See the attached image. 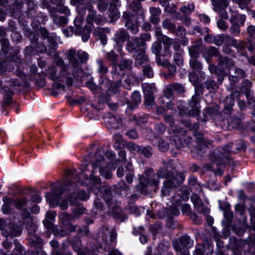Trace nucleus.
<instances>
[{"mask_svg": "<svg viewBox=\"0 0 255 255\" xmlns=\"http://www.w3.org/2000/svg\"><path fill=\"white\" fill-rule=\"evenodd\" d=\"M56 66H51L47 70L48 77L55 82L53 84L54 88L64 89V85L58 83L57 81L64 82L71 86L72 85V79L70 77L69 66L66 65L63 60L59 57H55L53 60Z\"/></svg>", "mask_w": 255, "mask_h": 255, "instance_id": "nucleus-1", "label": "nucleus"}, {"mask_svg": "<svg viewBox=\"0 0 255 255\" xmlns=\"http://www.w3.org/2000/svg\"><path fill=\"white\" fill-rule=\"evenodd\" d=\"M239 146L235 143H231L225 146L219 147L217 153L211 155V158L213 162L212 163V171L215 174H222L223 165L229 161L231 154L235 152V151L232 150L231 148L240 150L245 147V144L243 141H239Z\"/></svg>", "mask_w": 255, "mask_h": 255, "instance_id": "nucleus-2", "label": "nucleus"}, {"mask_svg": "<svg viewBox=\"0 0 255 255\" xmlns=\"http://www.w3.org/2000/svg\"><path fill=\"white\" fill-rule=\"evenodd\" d=\"M77 57L80 59L81 63H84L88 60L89 55L82 50H79L77 52L73 49H70L67 52V58L71 66L72 74L74 77L78 76L82 72V69Z\"/></svg>", "mask_w": 255, "mask_h": 255, "instance_id": "nucleus-3", "label": "nucleus"}, {"mask_svg": "<svg viewBox=\"0 0 255 255\" xmlns=\"http://www.w3.org/2000/svg\"><path fill=\"white\" fill-rule=\"evenodd\" d=\"M104 153L102 149H99L94 155L92 161L93 173L95 172V170L99 167L101 175L107 179H110L111 178L112 174L111 171L107 169V163L105 162V159L103 157Z\"/></svg>", "mask_w": 255, "mask_h": 255, "instance_id": "nucleus-4", "label": "nucleus"}, {"mask_svg": "<svg viewBox=\"0 0 255 255\" xmlns=\"http://www.w3.org/2000/svg\"><path fill=\"white\" fill-rule=\"evenodd\" d=\"M5 224V221L0 219V229L2 230V235L6 237V241L2 242V245L5 249H7L10 247L11 245L10 242H8V238H13V237L20 236L22 229L18 226L12 224L4 227Z\"/></svg>", "mask_w": 255, "mask_h": 255, "instance_id": "nucleus-5", "label": "nucleus"}, {"mask_svg": "<svg viewBox=\"0 0 255 255\" xmlns=\"http://www.w3.org/2000/svg\"><path fill=\"white\" fill-rule=\"evenodd\" d=\"M166 175L168 178L164 181L161 189L162 194L164 196H168L171 190L176 187V184L178 182H183L184 179V176L181 173L178 175L180 178L179 180L176 178L172 177L171 179L170 175L167 174L166 170H161L158 173V176L160 177H165Z\"/></svg>", "mask_w": 255, "mask_h": 255, "instance_id": "nucleus-6", "label": "nucleus"}, {"mask_svg": "<svg viewBox=\"0 0 255 255\" xmlns=\"http://www.w3.org/2000/svg\"><path fill=\"white\" fill-rule=\"evenodd\" d=\"M190 238L187 236L181 237L173 242V246L176 251L180 252V255H189V251L186 249L190 247Z\"/></svg>", "mask_w": 255, "mask_h": 255, "instance_id": "nucleus-7", "label": "nucleus"}, {"mask_svg": "<svg viewBox=\"0 0 255 255\" xmlns=\"http://www.w3.org/2000/svg\"><path fill=\"white\" fill-rule=\"evenodd\" d=\"M189 199L188 194L186 193L181 195L180 193H175L172 197V204L169 210L172 216H178L180 214L177 206L179 205L182 201H186Z\"/></svg>", "mask_w": 255, "mask_h": 255, "instance_id": "nucleus-8", "label": "nucleus"}, {"mask_svg": "<svg viewBox=\"0 0 255 255\" xmlns=\"http://www.w3.org/2000/svg\"><path fill=\"white\" fill-rule=\"evenodd\" d=\"M46 197L51 207L59 206L62 209H66L68 206V202L65 199H60L59 196L55 195L54 191L51 193H46Z\"/></svg>", "mask_w": 255, "mask_h": 255, "instance_id": "nucleus-9", "label": "nucleus"}, {"mask_svg": "<svg viewBox=\"0 0 255 255\" xmlns=\"http://www.w3.org/2000/svg\"><path fill=\"white\" fill-rule=\"evenodd\" d=\"M102 238L106 245H110L116 240L117 237L116 231L114 229L110 230L106 226L102 227L101 230Z\"/></svg>", "mask_w": 255, "mask_h": 255, "instance_id": "nucleus-10", "label": "nucleus"}, {"mask_svg": "<svg viewBox=\"0 0 255 255\" xmlns=\"http://www.w3.org/2000/svg\"><path fill=\"white\" fill-rule=\"evenodd\" d=\"M105 123L108 128L117 129L119 128L122 119L117 117L111 113H107L104 116Z\"/></svg>", "mask_w": 255, "mask_h": 255, "instance_id": "nucleus-11", "label": "nucleus"}, {"mask_svg": "<svg viewBox=\"0 0 255 255\" xmlns=\"http://www.w3.org/2000/svg\"><path fill=\"white\" fill-rule=\"evenodd\" d=\"M164 122L169 125L168 131L170 134L182 133L184 130L179 128L175 123L173 117L171 115H166L164 116Z\"/></svg>", "mask_w": 255, "mask_h": 255, "instance_id": "nucleus-12", "label": "nucleus"}, {"mask_svg": "<svg viewBox=\"0 0 255 255\" xmlns=\"http://www.w3.org/2000/svg\"><path fill=\"white\" fill-rule=\"evenodd\" d=\"M123 17L125 19V26L130 29L133 34H136L139 31L138 27L136 24L132 22L134 19L133 15L128 12H124Z\"/></svg>", "mask_w": 255, "mask_h": 255, "instance_id": "nucleus-13", "label": "nucleus"}, {"mask_svg": "<svg viewBox=\"0 0 255 255\" xmlns=\"http://www.w3.org/2000/svg\"><path fill=\"white\" fill-rule=\"evenodd\" d=\"M95 22L97 24H103L105 20L100 15H97L92 12L91 13H89L87 18V24L86 25V28L88 30H91L93 27V22Z\"/></svg>", "mask_w": 255, "mask_h": 255, "instance_id": "nucleus-14", "label": "nucleus"}, {"mask_svg": "<svg viewBox=\"0 0 255 255\" xmlns=\"http://www.w3.org/2000/svg\"><path fill=\"white\" fill-rule=\"evenodd\" d=\"M100 85L102 89L116 94L118 91L121 82L113 84L108 79H104L100 82Z\"/></svg>", "mask_w": 255, "mask_h": 255, "instance_id": "nucleus-15", "label": "nucleus"}, {"mask_svg": "<svg viewBox=\"0 0 255 255\" xmlns=\"http://www.w3.org/2000/svg\"><path fill=\"white\" fill-rule=\"evenodd\" d=\"M134 57L135 58L134 65L137 67L143 66L148 62V58L145 55L144 51L142 49L136 51V53L134 55Z\"/></svg>", "mask_w": 255, "mask_h": 255, "instance_id": "nucleus-16", "label": "nucleus"}, {"mask_svg": "<svg viewBox=\"0 0 255 255\" xmlns=\"http://www.w3.org/2000/svg\"><path fill=\"white\" fill-rule=\"evenodd\" d=\"M142 46V41L138 39V37H132L130 40H129L127 44V49L130 53L135 52L136 53L137 51H139L141 48L137 50L138 48Z\"/></svg>", "mask_w": 255, "mask_h": 255, "instance_id": "nucleus-17", "label": "nucleus"}, {"mask_svg": "<svg viewBox=\"0 0 255 255\" xmlns=\"http://www.w3.org/2000/svg\"><path fill=\"white\" fill-rule=\"evenodd\" d=\"M110 33V29L106 27H97L94 32V34L96 36H98L103 45L107 43V34Z\"/></svg>", "mask_w": 255, "mask_h": 255, "instance_id": "nucleus-18", "label": "nucleus"}, {"mask_svg": "<svg viewBox=\"0 0 255 255\" xmlns=\"http://www.w3.org/2000/svg\"><path fill=\"white\" fill-rule=\"evenodd\" d=\"M145 176H147L146 179L144 181H141L143 184L144 186H156L158 184L159 181L155 179L154 178H151L152 175H154V171L153 169H150L145 171Z\"/></svg>", "mask_w": 255, "mask_h": 255, "instance_id": "nucleus-19", "label": "nucleus"}, {"mask_svg": "<svg viewBox=\"0 0 255 255\" xmlns=\"http://www.w3.org/2000/svg\"><path fill=\"white\" fill-rule=\"evenodd\" d=\"M127 37V33L124 31L121 30L117 32L114 39L116 43L118 44L120 47H121L123 45L124 42L126 41ZM121 50L122 49L121 47H119L117 49L119 52H120Z\"/></svg>", "mask_w": 255, "mask_h": 255, "instance_id": "nucleus-20", "label": "nucleus"}, {"mask_svg": "<svg viewBox=\"0 0 255 255\" xmlns=\"http://www.w3.org/2000/svg\"><path fill=\"white\" fill-rule=\"evenodd\" d=\"M2 201L4 202L1 208L3 213L4 214H10L12 207L14 206L13 205V199L7 197H3Z\"/></svg>", "mask_w": 255, "mask_h": 255, "instance_id": "nucleus-21", "label": "nucleus"}, {"mask_svg": "<svg viewBox=\"0 0 255 255\" xmlns=\"http://www.w3.org/2000/svg\"><path fill=\"white\" fill-rule=\"evenodd\" d=\"M207 249L208 250L207 253V254L208 253H212L213 251V247L209 243H206V245H198L196 247L194 255H203L206 253Z\"/></svg>", "mask_w": 255, "mask_h": 255, "instance_id": "nucleus-22", "label": "nucleus"}, {"mask_svg": "<svg viewBox=\"0 0 255 255\" xmlns=\"http://www.w3.org/2000/svg\"><path fill=\"white\" fill-rule=\"evenodd\" d=\"M194 135L195 136H197V138L199 140V141L201 142L196 149L197 152L200 155L202 156L206 151L207 145L206 143H205V141L203 138L202 134L199 133L197 135V133H195Z\"/></svg>", "mask_w": 255, "mask_h": 255, "instance_id": "nucleus-23", "label": "nucleus"}, {"mask_svg": "<svg viewBox=\"0 0 255 255\" xmlns=\"http://www.w3.org/2000/svg\"><path fill=\"white\" fill-rule=\"evenodd\" d=\"M230 40L232 41V44H236L237 41L231 37L229 35H218L215 36L214 43L217 46H221L222 45L225 40Z\"/></svg>", "mask_w": 255, "mask_h": 255, "instance_id": "nucleus-24", "label": "nucleus"}, {"mask_svg": "<svg viewBox=\"0 0 255 255\" xmlns=\"http://www.w3.org/2000/svg\"><path fill=\"white\" fill-rule=\"evenodd\" d=\"M149 11L151 14L150 21L153 23H157L160 21L159 15L161 10L159 7H150Z\"/></svg>", "mask_w": 255, "mask_h": 255, "instance_id": "nucleus-25", "label": "nucleus"}, {"mask_svg": "<svg viewBox=\"0 0 255 255\" xmlns=\"http://www.w3.org/2000/svg\"><path fill=\"white\" fill-rule=\"evenodd\" d=\"M56 216V213L54 211H48L46 214V218L43 221V224L45 227L51 229L53 226V222Z\"/></svg>", "mask_w": 255, "mask_h": 255, "instance_id": "nucleus-26", "label": "nucleus"}, {"mask_svg": "<svg viewBox=\"0 0 255 255\" xmlns=\"http://www.w3.org/2000/svg\"><path fill=\"white\" fill-rule=\"evenodd\" d=\"M224 104V112L227 114H230L232 111V108L234 105V100L233 94L230 96H228L225 99Z\"/></svg>", "mask_w": 255, "mask_h": 255, "instance_id": "nucleus-27", "label": "nucleus"}, {"mask_svg": "<svg viewBox=\"0 0 255 255\" xmlns=\"http://www.w3.org/2000/svg\"><path fill=\"white\" fill-rule=\"evenodd\" d=\"M192 50H193V49H192V48H191V47H190L189 49V53L192 57L190 61V66L192 69H193L194 70H200L202 68V64L200 62L197 61L195 58L197 56V55H196L197 54L193 53L192 52Z\"/></svg>", "mask_w": 255, "mask_h": 255, "instance_id": "nucleus-28", "label": "nucleus"}, {"mask_svg": "<svg viewBox=\"0 0 255 255\" xmlns=\"http://www.w3.org/2000/svg\"><path fill=\"white\" fill-rule=\"evenodd\" d=\"M144 95H154L156 89L154 84L143 83L141 85Z\"/></svg>", "mask_w": 255, "mask_h": 255, "instance_id": "nucleus-29", "label": "nucleus"}, {"mask_svg": "<svg viewBox=\"0 0 255 255\" xmlns=\"http://www.w3.org/2000/svg\"><path fill=\"white\" fill-rule=\"evenodd\" d=\"M246 20V15L238 14L236 15H232L230 21L232 23L238 24L239 25H243Z\"/></svg>", "mask_w": 255, "mask_h": 255, "instance_id": "nucleus-30", "label": "nucleus"}, {"mask_svg": "<svg viewBox=\"0 0 255 255\" xmlns=\"http://www.w3.org/2000/svg\"><path fill=\"white\" fill-rule=\"evenodd\" d=\"M130 145H133L135 148H137V151L145 157H148L152 154V149L150 146L147 147H139L132 143H129Z\"/></svg>", "mask_w": 255, "mask_h": 255, "instance_id": "nucleus-31", "label": "nucleus"}, {"mask_svg": "<svg viewBox=\"0 0 255 255\" xmlns=\"http://www.w3.org/2000/svg\"><path fill=\"white\" fill-rule=\"evenodd\" d=\"M132 100L134 103V105H129L128 107V109L129 111H132L136 105L139 104L141 102V96L139 92L134 91L132 95Z\"/></svg>", "mask_w": 255, "mask_h": 255, "instance_id": "nucleus-32", "label": "nucleus"}, {"mask_svg": "<svg viewBox=\"0 0 255 255\" xmlns=\"http://www.w3.org/2000/svg\"><path fill=\"white\" fill-rule=\"evenodd\" d=\"M83 17L81 15H79L75 18L74 23L76 26L75 33L76 34H81L82 30V26L83 23Z\"/></svg>", "mask_w": 255, "mask_h": 255, "instance_id": "nucleus-33", "label": "nucleus"}, {"mask_svg": "<svg viewBox=\"0 0 255 255\" xmlns=\"http://www.w3.org/2000/svg\"><path fill=\"white\" fill-rule=\"evenodd\" d=\"M184 132L185 131L184 130V132H182V133L173 134L174 135L172 136L171 137V141L173 142L176 148L177 149H180L183 146V141L181 138L179 136V135H183Z\"/></svg>", "mask_w": 255, "mask_h": 255, "instance_id": "nucleus-34", "label": "nucleus"}, {"mask_svg": "<svg viewBox=\"0 0 255 255\" xmlns=\"http://www.w3.org/2000/svg\"><path fill=\"white\" fill-rule=\"evenodd\" d=\"M72 247L74 250L78 253V255H83L82 252L81 241L78 238H73L72 240Z\"/></svg>", "mask_w": 255, "mask_h": 255, "instance_id": "nucleus-35", "label": "nucleus"}, {"mask_svg": "<svg viewBox=\"0 0 255 255\" xmlns=\"http://www.w3.org/2000/svg\"><path fill=\"white\" fill-rule=\"evenodd\" d=\"M214 10L218 12L220 16L223 18H228V14L225 9V8L221 7L220 3H214Z\"/></svg>", "mask_w": 255, "mask_h": 255, "instance_id": "nucleus-36", "label": "nucleus"}, {"mask_svg": "<svg viewBox=\"0 0 255 255\" xmlns=\"http://www.w3.org/2000/svg\"><path fill=\"white\" fill-rule=\"evenodd\" d=\"M89 195L88 193H86L85 191H80L76 195V193H74L72 194V196L70 197V201L72 204H74V202L72 200V199L74 198H77L81 200H86L89 199Z\"/></svg>", "mask_w": 255, "mask_h": 255, "instance_id": "nucleus-37", "label": "nucleus"}, {"mask_svg": "<svg viewBox=\"0 0 255 255\" xmlns=\"http://www.w3.org/2000/svg\"><path fill=\"white\" fill-rule=\"evenodd\" d=\"M98 66V70L99 73L104 75L108 71V67L104 64V61L102 59H98L97 61Z\"/></svg>", "mask_w": 255, "mask_h": 255, "instance_id": "nucleus-38", "label": "nucleus"}, {"mask_svg": "<svg viewBox=\"0 0 255 255\" xmlns=\"http://www.w3.org/2000/svg\"><path fill=\"white\" fill-rule=\"evenodd\" d=\"M195 6L193 3H189L187 5L180 7V10L185 14H189L194 10Z\"/></svg>", "mask_w": 255, "mask_h": 255, "instance_id": "nucleus-39", "label": "nucleus"}, {"mask_svg": "<svg viewBox=\"0 0 255 255\" xmlns=\"http://www.w3.org/2000/svg\"><path fill=\"white\" fill-rule=\"evenodd\" d=\"M14 241L15 248L12 252L11 255H23L25 254V250L22 248L21 245Z\"/></svg>", "mask_w": 255, "mask_h": 255, "instance_id": "nucleus-40", "label": "nucleus"}, {"mask_svg": "<svg viewBox=\"0 0 255 255\" xmlns=\"http://www.w3.org/2000/svg\"><path fill=\"white\" fill-rule=\"evenodd\" d=\"M191 199L196 209L203 204L202 201L200 197L196 194H192Z\"/></svg>", "mask_w": 255, "mask_h": 255, "instance_id": "nucleus-41", "label": "nucleus"}, {"mask_svg": "<svg viewBox=\"0 0 255 255\" xmlns=\"http://www.w3.org/2000/svg\"><path fill=\"white\" fill-rule=\"evenodd\" d=\"M27 204V200L25 198L13 200V206L18 209H21Z\"/></svg>", "mask_w": 255, "mask_h": 255, "instance_id": "nucleus-42", "label": "nucleus"}, {"mask_svg": "<svg viewBox=\"0 0 255 255\" xmlns=\"http://www.w3.org/2000/svg\"><path fill=\"white\" fill-rule=\"evenodd\" d=\"M132 62L130 60H122L119 65L121 70L130 69L131 68Z\"/></svg>", "mask_w": 255, "mask_h": 255, "instance_id": "nucleus-43", "label": "nucleus"}, {"mask_svg": "<svg viewBox=\"0 0 255 255\" xmlns=\"http://www.w3.org/2000/svg\"><path fill=\"white\" fill-rule=\"evenodd\" d=\"M90 179L91 183L95 184V187L97 189L98 192L101 190V179L98 176H95L93 174L90 175Z\"/></svg>", "mask_w": 255, "mask_h": 255, "instance_id": "nucleus-44", "label": "nucleus"}, {"mask_svg": "<svg viewBox=\"0 0 255 255\" xmlns=\"http://www.w3.org/2000/svg\"><path fill=\"white\" fill-rule=\"evenodd\" d=\"M162 26L170 31H172L175 28V25L169 19H166L162 21Z\"/></svg>", "mask_w": 255, "mask_h": 255, "instance_id": "nucleus-45", "label": "nucleus"}, {"mask_svg": "<svg viewBox=\"0 0 255 255\" xmlns=\"http://www.w3.org/2000/svg\"><path fill=\"white\" fill-rule=\"evenodd\" d=\"M143 73L148 78H151L153 75V72L151 67L149 65H145L143 66Z\"/></svg>", "mask_w": 255, "mask_h": 255, "instance_id": "nucleus-46", "label": "nucleus"}, {"mask_svg": "<svg viewBox=\"0 0 255 255\" xmlns=\"http://www.w3.org/2000/svg\"><path fill=\"white\" fill-rule=\"evenodd\" d=\"M189 183L190 186H193L194 189L200 192L202 190L200 185L197 182V179L194 177H191L189 180Z\"/></svg>", "mask_w": 255, "mask_h": 255, "instance_id": "nucleus-47", "label": "nucleus"}, {"mask_svg": "<svg viewBox=\"0 0 255 255\" xmlns=\"http://www.w3.org/2000/svg\"><path fill=\"white\" fill-rule=\"evenodd\" d=\"M107 58L111 61L113 65H116L118 63L117 55L113 51H111L107 54Z\"/></svg>", "mask_w": 255, "mask_h": 255, "instance_id": "nucleus-48", "label": "nucleus"}, {"mask_svg": "<svg viewBox=\"0 0 255 255\" xmlns=\"http://www.w3.org/2000/svg\"><path fill=\"white\" fill-rule=\"evenodd\" d=\"M14 58H13L10 62H4L3 63L0 62V72L10 71V68L8 67L10 65H12L13 61H15Z\"/></svg>", "mask_w": 255, "mask_h": 255, "instance_id": "nucleus-49", "label": "nucleus"}, {"mask_svg": "<svg viewBox=\"0 0 255 255\" xmlns=\"http://www.w3.org/2000/svg\"><path fill=\"white\" fill-rule=\"evenodd\" d=\"M157 146L162 151H165L169 148V144L165 140L159 139L158 140Z\"/></svg>", "mask_w": 255, "mask_h": 255, "instance_id": "nucleus-50", "label": "nucleus"}, {"mask_svg": "<svg viewBox=\"0 0 255 255\" xmlns=\"http://www.w3.org/2000/svg\"><path fill=\"white\" fill-rule=\"evenodd\" d=\"M145 97L144 103L148 107L152 106L154 102V95H144Z\"/></svg>", "mask_w": 255, "mask_h": 255, "instance_id": "nucleus-51", "label": "nucleus"}, {"mask_svg": "<svg viewBox=\"0 0 255 255\" xmlns=\"http://www.w3.org/2000/svg\"><path fill=\"white\" fill-rule=\"evenodd\" d=\"M245 72L242 69L236 68L235 69V75L229 76V79L230 80L231 78H234L235 77L236 78V81H237V78H243L245 77Z\"/></svg>", "mask_w": 255, "mask_h": 255, "instance_id": "nucleus-52", "label": "nucleus"}, {"mask_svg": "<svg viewBox=\"0 0 255 255\" xmlns=\"http://www.w3.org/2000/svg\"><path fill=\"white\" fill-rule=\"evenodd\" d=\"M161 47L160 43L155 42L153 43L151 47L152 52L155 54L158 55L161 49Z\"/></svg>", "mask_w": 255, "mask_h": 255, "instance_id": "nucleus-53", "label": "nucleus"}, {"mask_svg": "<svg viewBox=\"0 0 255 255\" xmlns=\"http://www.w3.org/2000/svg\"><path fill=\"white\" fill-rule=\"evenodd\" d=\"M86 213V209L84 207H79L75 209L73 212V216L74 218H77L80 215H82L83 214H85Z\"/></svg>", "mask_w": 255, "mask_h": 255, "instance_id": "nucleus-54", "label": "nucleus"}, {"mask_svg": "<svg viewBox=\"0 0 255 255\" xmlns=\"http://www.w3.org/2000/svg\"><path fill=\"white\" fill-rule=\"evenodd\" d=\"M171 86H172V89L178 93H182L184 91V87L181 84L174 83L171 85Z\"/></svg>", "mask_w": 255, "mask_h": 255, "instance_id": "nucleus-55", "label": "nucleus"}, {"mask_svg": "<svg viewBox=\"0 0 255 255\" xmlns=\"http://www.w3.org/2000/svg\"><path fill=\"white\" fill-rule=\"evenodd\" d=\"M55 22L57 24L61 25L66 24L67 23V19L64 16H56L54 19Z\"/></svg>", "mask_w": 255, "mask_h": 255, "instance_id": "nucleus-56", "label": "nucleus"}, {"mask_svg": "<svg viewBox=\"0 0 255 255\" xmlns=\"http://www.w3.org/2000/svg\"><path fill=\"white\" fill-rule=\"evenodd\" d=\"M240 25H238V24L232 23L231 27V33L234 35H238L240 32Z\"/></svg>", "mask_w": 255, "mask_h": 255, "instance_id": "nucleus-57", "label": "nucleus"}, {"mask_svg": "<svg viewBox=\"0 0 255 255\" xmlns=\"http://www.w3.org/2000/svg\"><path fill=\"white\" fill-rule=\"evenodd\" d=\"M60 218L62 220L63 222L66 223L67 222L71 221L73 218L71 215L68 214L66 213H63L60 215Z\"/></svg>", "mask_w": 255, "mask_h": 255, "instance_id": "nucleus-58", "label": "nucleus"}, {"mask_svg": "<svg viewBox=\"0 0 255 255\" xmlns=\"http://www.w3.org/2000/svg\"><path fill=\"white\" fill-rule=\"evenodd\" d=\"M233 1L238 3L239 6L242 9L246 8L249 4L246 0H233Z\"/></svg>", "mask_w": 255, "mask_h": 255, "instance_id": "nucleus-59", "label": "nucleus"}, {"mask_svg": "<svg viewBox=\"0 0 255 255\" xmlns=\"http://www.w3.org/2000/svg\"><path fill=\"white\" fill-rule=\"evenodd\" d=\"M150 35L148 33H142L140 35V38H138V39L142 42V46L144 45V43L145 41H149L150 40Z\"/></svg>", "mask_w": 255, "mask_h": 255, "instance_id": "nucleus-60", "label": "nucleus"}, {"mask_svg": "<svg viewBox=\"0 0 255 255\" xmlns=\"http://www.w3.org/2000/svg\"><path fill=\"white\" fill-rule=\"evenodd\" d=\"M173 89L171 85H169L166 87V90L164 92V96L167 99H170L173 95Z\"/></svg>", "mask_w": 255, "mask_h": 255, "instance_id": "nucleus-61", "label": "nucleus"}, {"mask_svg": "<svg viewBox=\"0 0 255 255\" xmlns=\"http://www.w3.org/2000/svg\"><path fill=\"white\" fill-rule=\"evenodd\" d=\"M199 213H203L204 215H207L210 212V209L208 207L204 206L203 204L196 209Z\"/></svg>", "mask_w": 255, "mask_h": 255, "instance_id": "nucleus-62", "label": "nucleus"}, {"mask_svg": "<svg viewBox=\"0 0 255 255\" xmlns=\"http://www.w3.org/2000/svg\"><path fill=\"white\" fill-rule=\"evenodd\" d=\"M181 211L184 214H189L191 212V208L189 204H183L181 206Z\"/></svg>", "mask_w": 255, "mask_h": 255, "instance_id": "nucleus-63", "label": "nucleus"}, {"mask_svg": "<svg viewBox=\"0 0 255 255\" xmlns=\"http://www.w3.org/2000/svg\"><path fill=\"white\" fill-rule=\"evenodd\" d=\"M0 43L2 50L4 52H6L9 45L8 40L6 39L2 38L0 40Z\"/></svg>", "mask_w": 255, "mask_h": 255, "instance_id": "nucleus-64", "label": "nucleus"}]
</instances>
